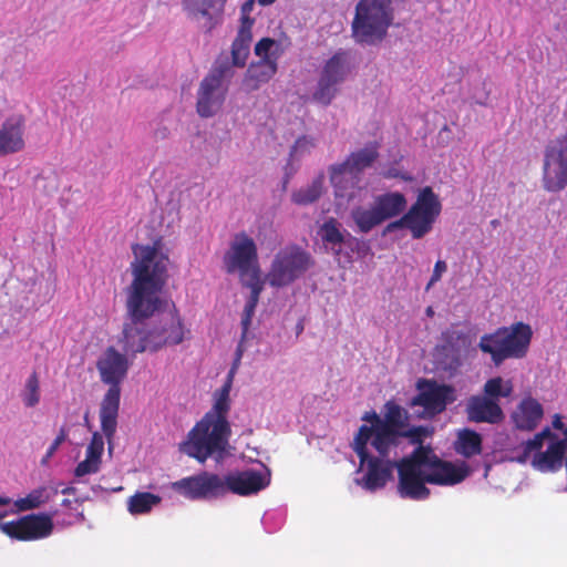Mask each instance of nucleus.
Returning a JSON list of instances; mask_svg holds the SVG:
<instances>
[{
  "label": "nucleus",
  "mask_w": 567,
  "mask_h": 567,
  "mask_svg": "<svg viewBox=\"0 0 567 567\" xmlns=\"http://www.w3.org/2000/svg\"><path fill=\"white\" fill-rule=\"evenodd\" d=\"M209 419L198 421L189 431L187 441L181 445L183 453L202 464L208 458L221 462L228 454L230 426H226L223 421L214 423Z\"/></svg>",
  "instance_id": "5"
},
{
  "label": "nucleus",
  "mask_w": 567,
  "mask_h": 567,
  "mask_svg": "<svg viewBox=\"0 0 567 567\" xmlns=\"http://www.w3.org/2000/svg\"><path fill=\"white\" fill-rule=\"evenodd\" d=\"M544 410L542 404L534 398H524L512 414L517 429L533 431L543 419Z\"/></svg>",
  "instance_id": "25"
},
{
  "label": "nucleus",
  "mask_w": 567,
  "mask_h": 567,
  "mask_svg": "<svg viewBox=\"0 0 567 567\" xmlns=\"http://www.w3.org/2000/svg\"><path fill=\"white\" fill-rule=\"evenodd\" d=\"M231 385H233V379L227 378V380L225 381L223 386L220 389H218L214 394L215 402L213 405V410L207 412L203 417L210 416L209 421H212L214 423H217L218 421H223L226 424V426H230V424L227 420V414L230 410L229 393L231 390Z\"/></svg>",
  "instance_id": "28"
},
{
  "label": "nucleus",
  "mask_w": 567,
  "mask_h": 567,
  "mask_svg": "<svg viewBox=\"0 0 567 567\" xmlns=\"http://www.w3.org/2000/svg\"><path fill=\"white\" fill-rule=\"evenodd\" d=\"M425 312H426V316H429V317H432L434 315V310L432 307H427Z\"/></svg>",
  "instance_id": "60"
},
{
  "label": "nucleus",
  "mask_w": 567,
  "mask_h": 567,
  "mask_svg": "<svg viewBox=\"0 0 567 567\" xmlns=\"http://www.w3.org/2000/svg\"><path fill=\"white\" fill-rule=\"evenodd\" d=\"M244 341L245 339H240V342L238 343L237 346V349H236V353H235V359H234V362H233V365L229 370V373L227 375V378H230V379H234V375L240 364V361H241V358H243V353H244Z\"/></svg>",
  "instance_id": "52"
},
{
  "label": "nucleus",
  "mask_w": 567,
  "mask_h": 567,
  "mask_svg": "<svg viewBox=\"0 0 567 567\" xmlns=\"http://www.w3.org/2000/svg\"><path fill=\"white\" fill-rule=\"evenodd\" d=\"M553 425L555 429H558V430L563 429V422L560 421L559 416H556V419L553 422Z\"/></svg>",
  "instance_id": "57"
},
{
  "label": "nucleus",
  "mask_w": 567,
  "mask_h": 567,
  "mask_svg": "<svg viewBox=\"0 0 567 567\" xmlns=\"http://www.w3.org/2000/svg\"><path fill=\"white\" fill-rule=\"evenodd\" d=\"M455 451L470 458L482 453V436L471 429H463L457 434Z\"/></svg>",
  "instance_id": "32"
},
{
  "label": "nucleus",
  "mask_w": 567,
  "mask_h": 567,
  "mask_svg": "<svg viewBox=\"0 0 567 567\" xmlns=\"http://www.w3.org/2000/svg\"><path fill=\"white\" fill-rule=\"evenodd\" d=\"M340 227L341 225L339 224V221L336 218L330 217L321 225L318 231L321 240L326 245H330L331 249L334 250L336 255L340 254V248L334 249V247L340 246L342 243H344V234L340 229Z\"/></svg>",
  "instance_id": "36"
},
{
  "label": "nucleus",
  "mask_w": 567,
  "mask_h": 567,
  "mask_svg": "<svg viewBox=\"0 0 567 567\" xmlns=\"http://www.w3.org/2000/svg\"><path fill=\"white\" fill-rule=\"evenodd\" d=\"M491 225L495 228V227H497L499 225V220L498 219H493L491 221Z\"/></svg>",
  "instance_id": "63"
},
{
  "label": "nucleus",
  "mask_w": 567,
  "mask_h": 567,
  "mask_svg": "<svg viewBox=\"0 0 567 567\" xmlns=\"http://www.w3.org/2000/svg\"><path fill=\"white\" fill-rule=\"evenodd\" d=\"M513 383L511 380H504L501 377L488 379L483 388L484 396H488L491 400L498 402L499 398H508L513 393Z\"/></svg>",
  "instance_id": "38"
},
{
  "label": "nucleus",
  "mask_w": 567,
  "mask_h": 567,
  "mask_svg": "<svg viewBox=\"0 0 567 567\" xmlns=\"http://www.w3.org/2000/svg\"><path fill=\"white\" fill-rule=\"evenodd\" d=\"M348 72L347 53L340 51L333 54L326 62L320 73V78L324 81L339 85L346 80Z\"/></svg>",
  "instance_id": "30"
},
{
  "label": "nucleus",
  "mask_w": 567,
  "mask_h": 567,
  "mask_svg": "<svg viewBox=\"0 0 567 567\" xmlns=\"http://www.w3.org/2000/svg\"><path fill=\"white\" fill-rule=\"evenodd\" d=\"M255 309H256L255 307L249 306L247 303H246V306L244 308V312H243V316H241L243 339H246V337H247L249 327L251 324V319H252L254 313H255Z\"/></svg>",
  "instance_id": "48"
},
{
  "label": "nucleus",
  "mask_w": 567,
  "mask_h": 567,
  "mask_svg": "<svg viewBox=\"0 0 567 567\" xmlns=\"http://www.w3.org/2000/svg\"><path fill=\"white\" fill-rule=\"evenodd\" d=\"M65 439H66V433H65L64 429H61L59 435L53 440V442L51 443V445L49 446V449L47 451V455H45L47 458L51 457L56 452V450L65 441Z\"/></svg>",
  "instance_id": "53"
},
{
  "label": "nucleus",
  "mask_w": 567,
  "mask_h": 567,
  "mask_svg": "<svg viewBox=\"0 0 567 567\" xmlns=\"http://www.w3.org/2000/svg\"><path fill=\"white\" fill-rule=\"evenodd\" d=\"M378 452L380 457H389L390 451L400 444V433L383 425L375 429H368L367 424L359 427L352 443V449L360 460V465H364V458L368 457V444Z\"/></svg>",
  "instance_id": "13"
},
{
  "label": "nucleus",
  "mask_w": 567,
  "mask_h": 567,
  "mask_svg": "<svg viewBox=\"0 0 567 567\" xmlns=\"http://www.w3.org/2000/svg\"><path fill=\"white\" fill-rule=\"evenodd\" d=\"M311 256L297 246H288L275 256L267 280L271 287H284L293 282L311 266Z\"/></svg>",
  "instance_id": "9"
},
{
  "label": "nucleus",
  "mask_w": 567,
  "mask_h": 567,
  "mask_svg": "<svg viewBox=\"0 0 567 567\" xmlns=\"http://www.w3.org/2000/svg\"><path fill=\"white\" fill-rule=\"evenodd\" d=\"M351 218L358 229L363 234L371 231L374 227L383 223L374 205L370 208L363 206L354 207L351 210Z\"/></svg>",
  "instance_id": "34"
},
{
  "label": "nucleus",
  "mask_w": 567,
  "mask_h": 567,
  "mask_svg": "<svg viewBox=\"0 0 567 567\" xmlns=\"http://www.w3.org/2000/svg\"><path fill=\"white\" fill-rule=\"evenodd\" d=\"M324 176L319 174L312 182L306 187L293 192L291 194V200L300 206H306L317 202L322 195Z\"/></svg>",
  "instance_id": "35"
},
{
  "label": "nucleus",
  "mask_w": 567,
  "mask_h": 567,
  "mask_svg": "<svg viewBox=\"0 0 567 567\" xmlns=\"http://www.w3.org/2000/svg\"><path fill=\"white\" fill-rule=\"evenodd\" d=\"M254 53L259 59L252 61L244 74L241 84L246 92L259 90L277 74L285 47L280 41L265 37L255 44Z\"/></svg>",
  "instance_id": "7"
},
{
  "label": "nucleus",
  "mask_w": 567,
  "mask_h": 567,
  "mask_svg": "<svg viewBox=\"0 0 567 567\" xmlns=\"http://www.w3.org/2000/svg\"><path fill=\"white\" fill-rule=\"evenodd\" d=\"M532 337L529 324L515 322L483 334L477 347L483 353L489 354L492 362L499 367L507 359L524 358L528 352Z\"/></svg>",
  "instance_id": "6"
},
{
  "label": "nucleus",
  "mask_w": 567,
  "mask_h": 567,
  "mask_svg": "<svg viewBox=\"0 0 567 567\" xmlns=\"http://www.w3.org/2000/svg\"><path fill=\"white\" fill-rule=\"evenodd\" d=\"M228 87L217 83L212 76H205L197 91L196 110L200 117H212L224 105Z\"/></svg>",
  "instance_id": "18"
},
{
  "label": "nucleus",
  "mask_w": 567,
  "mask_h": 567,
  "mask_svg": "<svg viewBox=\"0 0 567 567\" xmlns=\"http://www.w3.org/2000/svg\"><path fill=\"white\" fill-rule=\"evenodd\" d=\"M302 330H303V326H302V323H298V324H297V333H298V334H299V333H301V332H302Z\"/></svg>",
  "instance_id": "61"
},
{
  "label": "nucleus",
  "mask_w": 567,
  "mask_h": 567,
  "mask_svg": "<svg viewBox=\"0 0 567 567\" xmlns=\"http://www.w3.org/2000/svg\"><path fill=\"white\" fill-rule=\"evenodd\" d=\"M227 0H183V8L193 20H203V28L212 32L224 20Z\"/></svg>",
  "instance_id": "17"
},
{
  "label": "nucleus",
  "mask_w": 567,
  "mask_h": 567,
  "mask_svg": "<svg viewBox=\"0 0 567 567\" xmlns=\"http://www.w3.org/2000/svg\"><path fill=\"white\" fill-rule=\"evenodd\" d=\"M223 264L227 274L238 272L241 280L250 278L254 270L260 275L258 251L254 239L244 231L236 234L224 255Z\"/></svg>",
  "instance_id": "12"
},
{
  "label": "nucleus",
  "mask_w": 567,
  "mask_h": 567,
  "mask_svg": "<svg viewBox=\"0 0 567 567\" xmlns=\"http://www.w3.org/2000/svg\"><path fill=\"white\" fill-rule=\"evenodd\" d=\"M101 463L102 460L90 458L89 456H85V460L76 465L74 475L76 477H82L87 474H95L100 471Z\"/></svg>",
  "instance_id": "45"
},
{
  "label": "nucleus",
  "mask_w": 567,
  "mask_h": 567,
  "mask_svg": "<svg viewBox=\"0 0 567 567\" xmlns=\"http://www.w3.org/2000/svg\"><path fill=\"white\" fill-rule=\"evenodd\" d=\"M565 434L567 435V429L565 430Z\"/></svg>",
  "instance_id": "64"
},
{
  "label": "nucleus",
  "mask_w": 567,
  "mask_h": 567,
  "mask_svg": "<svg viewBox=\"0 0 567 567\" xmlns=\"http://www.w3.org/2000/svg\"><path fill=\"white\" fill-rule=\"evenodd\" d=\"M394 20L393 0H359L351 23L353 40L377 45L388 35Z\"/></svg>",
  "instance_id": "4"
},
{
  "label": "nucleus",
  "mask_w": 567,
  "mask_h": 567,
  "mask_svg": "<svg viewBox=\"0 0 567 567\" xmlns=\"http://www.w3.org/2000/svg\"><path fill=\"white\" fill-rule=\"evenodd\" d=\"M447 265L444 260H437L434 265V269L431 276V279L427 284V288L435 282L440 281L442 278V275L446 271Z\"/></svg>",
  "instance_id": "51"
},
{
  "label": "nucleus",
  "mask_w": 567,
  "mask_h": 567,
  "mask_svg": "<svg viewBox=\"0 0 567 567\" xmlns=\"http://www.w3.org/2000/svg\"><path fill=\"white\" fill-rule=\"evenodd\" d=\"M406 204L405 196L400 192H388L378 195L373 200V205L383 223L403 213Z\"/></svg>",
  "instance_id": "26"
},
{
  "label": "nucleus",
  "mask_w": 567,
  "mask_h": 567,
  "mask_svg": "<svg viewBox=\"0 0 567 567\" xmlns=\"http://www.w3.org/2000/svg\"><path fill=\"white\" fill-rule=\"evenodd\" d=\"M396 463L388 457L368 454V457L364 458L367 471L362 478L363 487L371 492L383 488L392 478V472L396 467Z\"/></svg>",
  "instance_id": "23"
},
{
  "label": "nucleus",
  "mask_w": 567,
  "mask_h": 567,
  "mask_svg": "<svg viewBox=\"0 0 567 567\" xmlns=\"http://www.w3.org/2000/svg\"><path fill=\"white\" fill-rule=\"evenodd\" d=\"M543 187L558 193L567 186V133L553 140L545 148Z\"/></svg>",
  "instance_id": "11"
},
{
  "label": "nucleus",
  "mask_w": 567,
  "mask_h": 567,
  "mask_svg": "<svg viewBox=\"0 0 567 567\" xmlns=\"http://www.w3.org/2000/svg\"><path fill=\"white\" fill-rule=\"evenodd\" d=\"M270 483L269 473L254 470L229 473L220 476L212 472H200L172 483V489L190 501L214 499L228 493L247 496L266 488Z\"/></svg>",
  "instance_id": "2"
},
{
  "label": "nucleus",
  "mask_w": 567,
  "mask_h": 567,
  "mask_svg": "<svg viewBox=\"0 0 567 567\" xmlns=\"http://www.w3.org/2000/svg\"><path fill=\"white\" fill-rule=\"evenodd\" d=\"M233 60L229 61L227 56H219L206 76H212L217 83L224 84L225 79L233 78Z\"/></svg>",
  "instance_id": "41"
},
{
  "label": "nucleus",
  "mask_w": 567,
  "mask_h": 567,
  "mask_svg": "<svg viewBox=\"0 0 567 567\" xmlns=\"http://www.w3.org/2000/svg\"><path fill=\"white\" fill-rule=\"evenodd\" d=\"M442 204L432 187L422 188L409 210L405 213L408 229L412 238L421 239L427 235L440 216Z\"/></svg>",
  "instance_id": "10"
},
{
  "label": "nucleus",
  "mask_w": 567,
  "mask_h": 567,
  "mask_svg": "<svg viewBox=\"0 0 567 567\" xmlns=\"http://www.w3.org/2000/svg\"><path fill=\"white\" fill-rule=\"evenodd\" d=\"M375 419H382L377 412H365L362 416V420L365 422H369L370 425H368V429H375L377 426H380V423Z\"/></svg>",
  "instance_id": "55"
},
{
  "label": "nucleus",
  "mask_w": 567,
  "mask_h": 567,
  "mask_svg": "<svg viewBox=\"0 0 567 567\" xmlns=\"http://www.w3.org/2000/svg\"><path fill=\"white\" fill-rule=\"evenodd\" d=\"M75 492H76V488L72 487V486H68V487H64L63 489H61V493L64 495H73V494H75Z\"/></svg>",
  "instance_id": "56"
},
{
  "label": "nucleus",
  "mask_w": 567,
  "mask_h": 567,
  "mask_svg": "<svg viewBox=\"0 0 567 567\" xmlns=\"http://www.w3.org/2000/svg\"><path fill=\"white\" fill-rule=\"evenodd\" d=\"M548 445L545 452L542 450L532 458V465L537 471L548 473L556 472L561 468L564 458L567 453V437L559 439L551 432L546 435Z\"/></svg>",
  "instance_id": "21"
},
{
  "label": "nucleus",
  "mask_w": 567,
  "mask_h": 567,
  "mask_svg": "<svg viewBox=\"0 0 567 567\" xmlns=\"http://www.w3.org/2000/svg\"><path fill=\"white\" fill-rule=\"evenodd\" d=\"M9 504H10V499L9 498L0 496V505L1 506H7ZM2 517H3V515L0 514V518H2Z\"/></svg>",
  "instance_id": "58"
},
{
  "label": "nucleus",
  "mask_w": 567,
  "mask_h": 567,
  "mask_svg": "<svg viewBox=\"0 0 567 567\" xmlns=\"http://www.w3.org/2000/svg\"><path fill=\"white\" fill-rule=\"evenodd\" d=\"M329 178L336 198L350 202L360 197L363 190L361 186L362 176L347 168L341 163L329 167Z\"/></svg>",
  "instance_id": "20"
},
{
  "label": "nucleus",
  "mask_w": 567,
  "mask_h": 567,
  "mask_svg": "<svg viewBox=\"0 0 567 567\" xmlns=\"http://www.w3.org/2000/svg\"><path fill=\"white\" fill-rule=\"evenodd\" d=\"M467 419L471 422L498 424L505 414L498 402L484 395H473L466 404Z\"/></svg>",
  "instance_id": "24"
},
{
  "label": "nucleus",
  "mask_w": 567,
  "mask_h": 567,
  "mask_svg": "<svg viewBox=\"0 0 567 567\" xmlns=\"http://www.w3.org/2000/svg\"><path fill=\"white\" fill-rule=\"evenodd\" d=\"M241 282L245 287L250 289V296L247 301V305L256 308L257 303L259 301V296L264 288V284L260 279V275L257 274L256 270H254L252 274L250 275V278L243 279Z\"/></svg>",
  "instance_id": "43"
},
{
  "label": "nucleus",
  "mask_w": 567,
  "mask_h": 567,
  "mask_svg": "<svg viewBox=\"0 0 567 567\" xmlns=\"http://www.w3.org/2000/svg\"><path fill=\"white\" fill-rule=\"evenodd\" d=\"M161 497L150 492H137L128 498L127 509L133 515L146 514L161 503Z\"/></svg>",
  "instance_id": "37"
},
{
  "label": "nucleus",
  "mask_w": 567,
  "mask_h": 567,
  "mask_svg": "<svg viewBox=\"0 0 567 567\" xmlns=\"http://www.w3.org/2000/svg\"><path fill=\"white\" fill-rule=\"evenodd\" d=\"M424 451L426 452V462L424 464L429 484L455 485L463 482L468 475V470L465 465L457 466L441 460L433 453L430 446H424Z\"/></svg>",
  "instance_id": "16"
},
{
  "label": "nucleus",
  "mask_w": 567,
  "mask_h": 567,
  "mask_svg": "<svg viewBox=\"0 0 567 567\" xmlns=\"http://www.w3.org/2000/svg\"><path fill=\"white\" fill-rule=\"evenodd\" d=\"M384 416L382 419H377L380 425H383L395 432H401L403 427L408 426V412L398 403L394 401H388L384 404Z\"/></svg>",
  "instance_id": "33"
},
{
  "label": "nucleus",
  "mask_w": 567,
  "mask_h": 567,
  "mask_svg": "<svg viewBox=\"0 0 567 567\" xmlns=\"http://www.w3.org/2000/svg\"><path fill=\"white\" fill-rule=\"evenodd\" d=\"M252 7H254V0H247L241 6V9H240L241 18H240V25L239 27H245L246 22H248L249 23V29H252L255 20L249 17V13L252 10Z\"/></svg>",
  "instance_id": "49"
},
{
  "label": "nucleus",
  "mask_w": 567,
  "mask_h": 567,
  "mask_svg": "<svg viewBox=\"0 0 567 567\" xmlns=\"http://www.w3.org/2000/svg\"><path fill=\"white\" fill-rule=\"evenodd\" d=\"M546 435H551V431L546 427L542 432L534 435L533 439L520 443L513 450V460L517 463L525 464L542 450Z\"/></svg>",
  "instance_id": "31"
},
{
  "label": "nucleus",
  "mask_w": 567,
  "mask_h": 567,
  "mask_svg": "<svg viewBox=\"0 0 567 567\" xmlns=\"http://www.w3.org/2000/svg\"><path fill=\"white\" fill-rule=\"evenodd\" d=\"M21 400L27 408H34L39 404L41 399L40 381L38 373L33 371L25 381L24 388L21 391Z\"/></svg>",
  "instance_id": "39"
},
{
  "label": "nucleus",
  "mask_w": 567,
  "mask_h": 567,
  "mask_svg": "<svg viewBox=\"0 0 567 567\" xmlns=\"http://www.w3.org/2000/svg\"><path fill=\"white\" fill-rule=\"evenodd\" d=\"M131 264L133 280L127 288L126 310L130 322L123 327V350L126 353L152 352V329L145 321L161 311L166 301L161 298L167 281L168 258L154 246H136Z\"/></svg>",
  "instance_id": "1"
},
{
  "label": "nucleus",
  "mask_w": 567,
  "mask_h": 567,
  "mask_svg": "<svg viewBox=\"0 0 567 567\" xmlns=\"http://www.w3.org/2000/svg\"><path fill=\"white\" fill-rule=\"evenodd\" d=\"M70 505H71V501L70 499L65 498V499L62 501V506H66L68 507Z\"/></svg>",
  "instance_id": "62"
},
{
  "label": "nucleus",
  "mask_w": 567,
  "mask_h": 567,
  "mask_svg": "<svg viewBox=\"0 0 567 567\" xmlns=\"http://www.w3.org/2000/svg\"><path fill=\"white\" fill-rule=\"evenodd\" d=\"M406 228L408 229V219L405 217V214L394 221L389 223L384 228V234L393 233L396 229Z\"/></svg>",
  "instance_id": "54"
},
{
  "label": "nucleus",
  "mask_w": 567,
  "mask_h": 567,
  "mask_svg": "<svg viewBox=\"0 0 567 567\" xmlns=\"http://www.w3.org/2000/svg\"><path fill=\"white\" fill-rule=\"evenodd\" d=\"M96 368L101 381L110 385L101 402L100 420L111 450L117 427L121 382L125 379L130 364L125 354L120 353L114 347H109L96 361Z\"/></svg>",
  "instance_id": "3"
},
{
  "label": "nucleus",
  "mask_w": 567,
  "mask_h": 567,
  "mask_svg": "<svg viewBox=\"0 0 567 567\" xmlns=\"http://www.w3.org/2000/svg\"><path fill=\"white\" fill-rule=\"evenodd\" d=\"M426 452L424 446H417L409 456L396 463L401 497L410 499H426L430 489L426 487L427 472L425 468Z\"/></svg>",
  "instance_id": "8"
},
{
  "label": "nucleus",
  "mask_w": 567,
  "mask_h": 567,
  "mask_svg": "<svg viewBox=\"0 0 567 567\" xmlns=\"http://www.w3.org/2000/svg\"><path fill=\"white\" fill-rule=\"evenodd\" d=\"M416 386L419 393L411 400V405L422 406L430 416L444 412L446 405L455 400L454 389L451 385L421 379Z\"/></svg>",
  "instance_id": "15"
},
{
  "label": "nucleus",
  "mask_w": 567,
  "mask_h": 567,
  "mask_svg": "<svg viewBox=\"0 0 567 567\" xmlns=\"http://www.w3.org/2000/svg\"><path fill=\"white\" fill-rule=\"evenodd\" d=\"M465 339V333L455 328H449L442 332V340L446 343V346L454 348L458 344L460 341Z\"/></svg>",
  "instance_id": "47"
},
{
  "label": "nucleus",
  "mask_w": 567,
  "mask_h": 567,
  "mask_svg": "<svg viewBox=\"0 0 567 567\" xmlns=\"http://www.w3.org/2000/svg\"><path fill=\"white\" fill-rule=\"evenodd\" d=\"M152 333V352H156L166 346L179 344L184 341L186 329L174 303L162 324L154 327Z\"/></svg>",
  "instance_id": "19"
},
{
  "label": "nucleus",
  "mask_w": 567,
  "mask_h": 567,
  "mask_svg": "<svg viewBox=\"0 0 567 567\" xmlns=\"http://www.w3.org/2000/svg\"><path fill=\"white\" fill-rule=\"evenodd\" d=\"M400 433V439L405 437L409 439L412 444H419V446H423V440L424 437L431 435V431L426 426H412L403 427V430Z\"/></svg>",
  "instance_id": "44"
},
{
  "label": "nucleus",
  "mask_w": 567,
  "mask_h": 567,
  "mask_svg": "<svg viewBox=\"0 0 567 567\" xmlns=\"http://www.w3.org/2000/svg\"><path fill=\"white\" fill-rule=\"evenodd\" d=\"M50 498L47 487H39L31 491L25 497L16 501L19 511H30L40 507Z\"/></svg>",
  "instance_id": "40"
},
{
  "label": "nucleus",
  "mask_w": 567,
  "mask_h": 567,
  "mask_svg": "<svg viewBox=\"0 0 567 567\" xmlns=\"http://www.w3.org/2000/svg\"><path fill=\"white\" fill-rule=\"evenodd\" d=\"M338 92V85L319 78L318 85L313 92V100L322 105H329Z\"/></svg>",
  "instance_id": "42"
},
{
  "label": "nucleus",
  "mask_w": 567,
  "mask_h": 567,
  "mask_svg": "<svg viewBox=\"0 0 567 567\" xmlns=\"http://www.w3.org/2000/svg\"><path fill=\"white\" fill-rule=\"evenodd\" d=\"M25 120L22 115H12L0 126V156L19 153L24 150Z\"/></svg>",
  "instance_id": "22"
},
{
  "label": "nucleus",
  "mask_w": 567,
  "mask_h": 567,
  "mask_svg": "<svg viewBox=\"0 0 567 567\" xmlns=\"http://www.w3.org/2000/svg\"><path fill=\"white\" fill-rule=\"evenodd\" d=\"M378 143H370L365 147L350 153L341 164L361 176L362 172L365 168L371 167L373 163L378 159Z\"/></svg>",
  "instance_id": "27"
},
{
  "label": "nucleus",
  "mask_w": 567,
  "mask_h": 567,
  "mask_svg": "<svg viewBox=\"0 0 567 567\" xmlns=\"http://www.w3.org/2000/svg\"><path fill=\"white\" fill-rule=\"evenodd\" d=\"M276 0H258L259 4L261 6H269L272 4Z\"/></svg>",
  "instance_id": "59"
},
{
  "label": "nucleus",
  "mask_w": 567,
  "mask_h": 567,
  "mask_svg": "<svg viewBox=\"0 0 567 567\" xmlns=\"http://www.w3.org/2000/svg\"><path fill=\"white\" fill-rule=\"evenodd\" d=\"M251 30L249 29V23L246 22L245 27H239L236 38L231 43L233 65L237 68H244L248 60L252 41Z\"/></svg>",
  "instance_id": "29"
},
{
  "label": "nucleus",
  "mask_w": 567,
  "mask_h": 567,
  "mask_svg": "<svg viewBox=\"0 0 567 567\" xmlns=\"http://www.w3.org/2000/svg\"><path fill=\"white\" fill-rule=\"evenodd\" d=\"M0 529L10 538L32 542L49 537L53 533L54 524L50 515L39 513L0 523Z\"/></svg>",
  "instance_id": "14"
},
{
  "label": "nucleus",
  "mask_w": 567,
  "mask_h": 567,
  "mask_svg": "<svg viewBox=\"0 0 567 567\" xmlns=\"http://www.w3.org/2000/svg\"><path fill=\"white\" fill-rule=\"evenodd\" d=\"M104 450L103 436L99 432H94L90 444L86 447V456L90 458L101 460Z\"/></svg>",
  "instance_id": "46"
},
{
  "label": "nucleus",
  "mask_w": 567,
  "mask_h": 567,
  "mask_svg": "<svg viewBox=\"0 0 567 567\" xmlns=\"http://www.w3.org/2000/svg\"><path fill=\"white\" fill-rule=\"evenodd\" d=\"M313 146H315L313 138L308 137V136H301V137L297 138V141L295 142V144L292 146V152L293 153L307 152L310 148H312Z\"/></svg>",
  "instance_id": "50"
}]
</instances>
